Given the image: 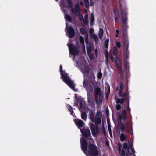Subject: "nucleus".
Segmentation results:
<instances>
[{
    "instance_id": "f257e3e1",
    "label": "nucleus",
    "mask_w": 156,
    "mask_h": 156,
    "mask_svg": "<svg viewBox=\"0 0 156 156\" xmlns=\"http://www.w3.org/2000/svg\"><path fill=\"white\" fill-rule=\"evenodd\" d=\"M60 71L61 77L62 78L64 82L70 88L74 90L75 85L73 81H72L70 78L68 76L67 74L64 72L62 70V65L60 66Z\"/></svg>"
},
{
    "instance_id": "f03ea898",
    "label": "nucleus",
    "mask_w": 156,
    "mask_h": 156,
    "mask_svg": "<svg viewBox=\"0 0 156 156\" xmlns=\"http://www.w3.org/2000/svg\"><path fill=\"white\" fill-rule=\"evenodd\" d=\"M123 83L122 81L120 82L119 90V92L118 95L119 96L122 98L120 99H117L116 100V103L117 104L120 103L123 104L126 100L127 97H128L129 95V93L128 91V89L126 90V91L123 94Z\"/></svg>"
},
{
    "instance_id": "7ed1b4c3",
    "label": "nucleus",
    "mask_w": 156,
    "mask_h": 156,
    "mask_svg": "<svg viewBox=\"0 0 156 156\" xmlns=\"http://www.w3.org/2000/svg\"><path fill=\"white\" fill-rule=\"evenodd\" d=\"M94 97L97 104L99 105L102 103L104 96L100 87H98L94 89Z\"/></svg>"
},
{
    "instance_id": "20e7f679",
    "label": "nucleus",
    "mask_w": 156,
    "mask_h": 156,
    "mask_svg": "<svg viewBox=\"0 0 156 156\" xmlns=\"http://www.w3.org/2000/svg\"><path fill=\"white\" fill-rule=\"evenodd\" d=\"M93 143H89L88 146V153L90 156H99L98 147L93 140Z\"/></svg>"
},
{
    "instance_id": "39448f33",
    "label": "nucleus",
    "mask_w": 156,
    "mask_h": 156,
    "mask_svg": "<svg viewBox=\"0 0 156 156\" xmlns=\"http://www.w3.org/2000/svg\"><path fill=\"white\" fill-rule=\"evenodd\" d=\"M127 14L126 12H124L122 14V22L123 24L126 25L125 27H123L122 29V33L123 38H128L127 34V30L128 26L127 25Z\"/></svg>"
},
{
    "instance_id": "423d86ee",
    "label": "nucleus",
    "mask_w": 156,
    "mask_h": 156,
    "mask_svg": "<svg viewBox=\"0 0 156 156\" xmlns=\"http://www.w3.org/2000/svg\"><path fill=\"white\" fill-rule=\"evenodd\" d=\"M69 51L74 56H77L79 54V50L77 47L73 44L68 46Z\"/></svg>"
},
{
    "instance_id": "0eeeda50",
    "label": "nucleus",
    "mask_w": 156,
    "mask_h": 156,
    "mask_svg": "<svg viewBox=\"0 0 156 156\" xmlns=\"http://www.w3.org/2000/svg\"><path fill=\"white\" fill-rule=\"evenodd\" d=\"M81 147L82 151L84 152H86L88 149L87 143L86 139L82 137L80 140Z\"/></svg>"
},
{
    "instance_id": "6e6552de",
    "label": "nucleus",
    "mask_w": 156,
    "mask_h": 156,
    "mask_svg": "<svg viewBox=\"0 0 156 156\" xmlns=\"http://www.w3.org/2000/svg\"><path fill=\"white\" fill-rule=\"evenodd\" d=\"M83 87L87 91V95H89L93 91V86L90 84H88L87 83H86L84 80L83 81Z\"/></svg>"
},
{
    "instance_id": "1a4fd4ad",
    "label": "nucleus",
    "mask_w": 156,
    "mask_h": 156,
    "mask_svg": "<svg viewBox=\"0 0 156 156\" xmlns=\"http://www.w3.org/2000/svg\"><path fill=\"white\" fill-rule=\"evenodd\" d=\"M89 125L91 131L92 135L95 136L99 133V129H95V125L92 122H89Z\"/></svg>"
},
{
    "instance_id": "9d476101",
    "label": "nucleus",
    "mask_w": 156,
    "mask_h": 156,
    "mask_svg": "<svg viewBox=\"0 0 156 156\" xmlns=\"http://www.w3.org/2000/svg\"><path fill=\"white\" fill-rule=\"evenodd\" d=\"M80 131L83 136L87 139L90 136L91 133L89 128H83V129H80Z\"/></svg>"
},
{
    "instance_id": "9b49d317",
    "label": "nucleus",
    "mask_w": 156,
    "mask_h": 156,
    "mask_svg": "<svg viewBox=\"0 0 156 156\" xmlns=\"http://www.w3.org/2000/svg\"><path fill=\"white\" fill-rule=\"evenodd\" d=\"M74 121L75 124L77 125V127L80 129V128L83 127L84 125V122L81 120L77 119H75L74 120Z\"/></svg>"
},
{
    "instance_id": "f8f14e48",
    "label": "nucleus",
    "mask_w": 156,
    "mask_h": 156,
    "mask_svg": "<svg viewBox=\"0 0 156 156\" xmlns=\"http://www.w3.org/2000/svg\"><path fill=\"white\" fill-rule=\"evenodd\" d=\"M115 22V23H119L120 15L118 10H114Z\"/></svg>"
},
{
    "instance_id": "ddd939ff",
    "label": "nucleus",
    "mask_w": 156,
    "mask_h": 156,
    "mask_svg": "<svg viewBox=\"0 0 156 156\" xmlns=\"http://www.w3.org/2000/svg\"><path fill=\"white\" fill-rule=\"evenodd\" d=\"M68 37L71 38L74 37L75 34V30L72 27H69L67 30Z\"/></svg>"
},
{
    "instance_id": "4468645a",
    "label": "nucleus",
    "mask_w": 156,
    "mask_h": 156,
    "mask_svg": "<svg viewBox=\"0 0 156 156\" xmlns=\"http://www.w3.org/2000/svg\"><path fill=\"white\" fill-rule=\"evenodd\" d=\"M133 151L135 152V151L133 147V144L130 143L129 144L128 149L126 150V152L129 153L130 155H131L133 152Z\"/></svg>"
},
{
    "instance_id": "2eb2a0df",
    "label": "nucleus",
    "mask_w": 156,
    "mask_h": 156,
    "mask_svg": "<svg viewBox=\"0 0 156 156\" xmlns=\"http://www.w3.org/2000/svg\"><path fill=\"white\" fill-rule=\"evenodd\" d=\"M122 144L120 143H119L118 144V150L119 154L122 156H124L125 155V152L124 149H122Z\"/></svg>"
},
{
    "instance_id": "dca6fc26",
    "label": "nucleus",
    "mask_w": 156,
    "mask_h": 156,
    "mask_svg": "<svg viewBox=\"0 0 156 156\" xmlns=\"http://www.w3.org/2000/svg\"><path fill=\"white\" fill-rule=\"evenodd\" d=\"M80 32L81 34L82 35L85 34V37L86 38V39H85L86 42V43H87L88 42V39H87L86 38V37L87 38L88 36V34L87 31V30H86L85 29L83 28H81L80 29Z\"/></svg>"
},
{
    "instance_id": "f3484780",
    "label": "nucleus",
    "mask_w": 156,
    "mask_h": 156,
    "mask_svg": "<svg viewBox=\"0 0 156 156\" xmlns=\"http://www.w3.org/2000/svg\"><path fill=\"white\" fill-rule=\"evenodd\" d=\"M89 119L90 121L92 122H94L95 117L94 116V114L93 110H90V111L89 115Z\"/></svg>"
},
{
    "instance_id": "a211bd4d",
    "label": "nucleus",
    "mask_w": 156,
    "mask_h": 156,
    "mask_svg": "<svg viewBox=\"0 0 156 156\" xmlns=\"http://www.w3.org/2000/svg\"><path fill=\"white\" fill-rule=\"evenodd\" d=\"M116 65L119 71H122V62L119 61L118 62L117 58L116 60Z\"/></svg>"
},
{
    "instance_id": "6ab92c4d",
    "label": "nucleus",
    "mask_w": 156,
    "mask_h": 156,
    "mask_svg": "<svg viewBox=\"0 0 156 156\" xmlns=\"http://www.w3.org/2000/svg\"><path fill=\"white\" fill-rule=\"evenodd\" d=\"M110 93V87L109 85L108 84L106 85L105 89V96L106 98L108 99Z\"/></svg>"
},
{
    "instance_id": "aec40b11",
    "label": "nucleus",
    "mask_w": 156,
    "mask_h": 156,
    "mask_svg": "<svg viewBox=\"0 0 156 156\" xmlns=\"http://www.w3.org/2000/svg\"><path fill=\"white\" fill-rule=\"evenodd\" d=\"M123 43L124 47L125 48L126 50L128 49L129 47V41L128 38H123Z\"/></svg>"
},
{
    "instance_id": "412c9836",
    "label": "nucleus",
    "mask_w": 156,
    "mask_h": 156,
    "mask_svg": "<svg viewBox=\"0 0 156 156\" xmlns=\"http://www.w3.org/2000/svg\"><path fill=\"white\" fill-rule=\"evenodd\" d=\"M87 101L91 105H94V100L93 98L90 96V95H87Z\"/></svg>"
},
{
    "instance_id": "4be33fe9",
    "label": "nucleus",
    "mask_w": 156,
    "mask_h": 156,
    "mask_svg": "<svg viewBox=\"0 0 156 156\" xmlns=\"http://www.w3.org/2000/svg\"><path fill=\"white\" fill-rule=\"evenodd\" d=\"M103 30L102 28H100L99 29L98 32V36L100 39H101L102 38L103 35Z\"/></svg>"
},
{
    "instance_id": "5701e85b",
    "label": "nucleus",
    "mask_w": 156,
    "mask_h": 156,
    "mask_svg": "<svg viewBox=\"0 0 156 156\" xmlns=\"http://www.w3.org/2000/svg\"><path fill=\"white\" fill-rule=\"evenodd\" d=\"M94 122L95 124H101V118L95 117Z\"/></svg>"
},
{
    "instance_id": "b1692460",
    "label": "nucleus",
    "mask_w": 156,
    "mask_h": 156,
    "mask_svg": "<svg viewBox=\"0 0 156 156\" xmlns=\"http://www.w3.org/2000/svg\"><path fill=\"white\" fill-rule=\"evenodd\" d=\"M126 137L125 135L123 133H121L120 135V139L121 142H122L125 141Z\"/></svg>"
},
{
    "instance_id": "393cba45",
    "label": "nucleus",
    "mask_w": 156,
    "mask_h": 156,
    "mask_svg": "<svg viewBox=\"0 0 156 156\" xmlns=\"http://www.w3.org/2000/svg\"><path fill=\"white\" fill-rule=\"evenodd\" d=\"M81 118L84 121H86L87 118V115L86 112H81Z\"/></svg>"
},
{
    "instance_id": "a878e982",
    "label": "nucleus",
    "mask_w": 156,
    "mask_h": 156,
    "mask_svg": "<svg viewBox=\"0 0 156 156\" xmlns=\"http://www.w3.org/2000/svg\"><path fill=\"white\" fill-rule=\"evenodd\" d=\"M65 19L66 20H67L69 22H71L72 21V18L69 14H66L65 15Z\"/></svg>"
},
{
    "instance_id": "bb28decb",
    "label": "nucleus",
    "mask_w": 156,
    "mask_h": 156,
    "mask_svg": "<svg viewBox=\"0 0 156 156\" xmlns=\"http://www.w3.org/2000/svg\"><path fill=\"white\" fill-rule=\"evenodd\" d=\"M92 38L94 39L95 41V44H98L99 42L98 38L97 35L95 34H93L92 37Z\"/></svg>"
},
{
    "instance_id": "cd10ccee",
    "label": "nucleus",
    "mask_w": 156,
    "mask_h": 156,
    "mask_svg": "<svg viewBox=\"0 0 156 156\" xmlns=\"http://www.w3.org/2000/svg\"><path fill=\"white\" fill-rule=\"evenodd\" d=\"M123 118L125 120H126L127 119V116L126 114V111L125 109H123L122 112Z\"/></svg>"
},
{
    "instance_id": "c85d7f7f",
    "label": "nucleus",
    "mask_w": 156,
    "mask_h": 156,
    "mask_svg": "<svg viewBox=\"0 0 156 156\" xmlns=\"http://www.w3.org/2000/svg\"><path fill=\"white\" fill-rule=\"evenodd\" d=\"M77 11H75V14L77 16H79V17L80 19V20H82L83 19V15L80 12H78V14H77Z\"/></svg>"
},
{
    "instance_id": "c756f323",
    "label": "nucleus",
    "mask_w": 156,
    "mask_h": 156,
    "mask_svg": "<svg viewBox=\"0 0 156 156\" xmlns=\"http://www.w3.org/2000/svg\"><path fill=\"white\" fill-rule=\"evenodd\" d=\"M129 63L127 60H125L124 61V67L125 69H129Z\"/></svg>"
},
{
    "instance_id": "7c9ffc66",
    "label": "nucleus",
    "mask_w": 156,
    "mask_h": 156,
    "mask_svg": "<svg viewBox=\"0 0 156 156\" xmlns=\"http://www.w3.org/2000/svg\"><path fill=\"white\" fill-rule=\"evenodd\" d=\"M94 20V18L93 14L91 13L90 16V24L91 26H92L93 25V23Z\"/></svg>"
},
{
    "instance_id": "2f4dec72",
    "label": "nucleus",
    "mask_w": 156,
    "mask_h": 156,
    "mask_svg": "<svg viewBox=\"0 0 156 156\" xmlns=\"http://www.w3.org/2000/svg\"><path fill=\"white\" fill-rule=\"evenodd\" d=\"M113 54L114 55L116 56L117 54V48L116 46L113 47Z\"/></svg>"
},
{
    "instance_id": "473e14b6",
    "label": "nucleus",
    "mask_w": 156,
    "mask_h": 156,
    "mask_svg": "<svg viewBox=\"0 0 156 156\" xmlns=\"http://www.w3.org/2000/svg\"><path fill=\"white\" fill-rule=\"evenodd\" d=\"M116 115L117 116V120H122L123 117L120 113L119 112H117L116 113Z\"/></svg>"
},
{
    "instance_id": "72a5a7b5",
    "label": "nucleus",
    "mask_w": 156,
    "mask_h": 156,
    "mask_svg": "<svg viewBox=\"0 0 156 156\" xmlns=\"http://www.w3.org/2000/svg\"><path fill=\"white\" fill-rule=\"evenodd\" d=\"M109 40L108 39H107L105 41L104 44V45L105 47L107 49H108V43H109Z\"/></svg>"
},
{
    "instance_id": "f704fd0d",
    "label": "nucleus",
    "mask_w": 156,
    "mask_h": 156,
    "mask_svg": "<svg viewBox=\"0 0 156 156\" xmlns=\"http://www.w3.org/2000/svg\"><path fill=\"white\" fill-rule=\"evenodd\" d=\"M129 51L128 50H126V51L124 52V57L126 58V59H128L129 56Z\"/></svg>"
},
{
    "instance_id": "c9c22d12",
    "label": "nucleus",
    "mask_w": 156,
    "mask_h": 156,
    "mask_svg": "<svg viewBox=\"0 0 156 156\" xmlns=\"http://www.w3.org/2000/svg\"><path fill=\"white\" fill-rule=\"evenodd\" d=\"M102 116V113L99 110H98L96 112V115L95 117H100L101 118Z\"/></svg>"
},
{
    "instance_id": "e433bc0d",
    "label": "nucleus",
    "mask_w": 156,
    "mask_h": 156,
    "mask_svg": "<svg viewBox=\"0 0 156 156\" xmlns=\"http://www.w3.org/2000/svg\"><path fill=\"white\" fill-rule=\"evenodd\" d=\"M120 128L122 132H124L125 129V126L124 123H122L120 125Z\"/></svg>"
},
{
    "instance_id": "4c0bfd02",
    "label": "nucleus",
    "mask_w": 156,
    "mask_h": 156,
    "mask_svg": "<svg viewBox=\"0 0 156 156\" xmlns=\"http://www.w3.org/2000/svg\"><path fill=\"white\" fill-rule=\"evenodd\" d=\"M79 40L80 43L84 45V39L82 36H81L80 37Z\"/></svg>"
},
{
    "instance_id": "58836bf2",
    "label": "nucleus",
    "mask_w": 156,
    "mask_h": 156,
    "mask_svg": "<svg viewBox=\"0 0 156 156\" xmlns=\"http://www.w3.org/2000/svg\"><path fill=\"white\" fill-rule=\"evenodd\" d=\"M67 1L69 6L71 8H72L73 7V4L71 0H67Z\"/></svg>"
},
{
    "instance_id": "ea45409f",
    "label": "nucleus",
    "mask_w": 156,
    "mask_h": 156,
    "mask_svg": "<svg viewBox=\"0 0 156 156\" xmlns=\"http://www.w3.org/2000/svg\"><path fill=\"white\" fill-rule=\"evenodd\" d=\"M123 148L126 150V151L128 149V144L126 142H125L123 144Z\"/></svg>"
},
{
    "instance_id": "a19ab883",
    "label": "nucleus",
    "mask_w": 156,
    "mask_h": 156,
    "mask_svg": "<svg viewBox=\"0 0 156 156\" xmlns=\"http://www.w3.org/2000/svg\"><path fill=\"white\" fill-rule=\"evenodd\" d=\"M84 2L86 7L87 8L89 5V3L88 0H84Z\"/></svg>"
},
{
    "instance_id": "79ce46f5",
    "label": "nucleus",
    "mask_w": 156,
    "mask_h": 156,
    "mask_svg": "<svg viewBox=\"0 0 156 156\" xmlns=\"http://www.w3.org/2000/svg\"><path fill=\"white\" fill-rule=\"evenodd\" d=\"M69 106L70 108L68 109V110L70 112L71 114L72 115H73L74 114V112L71 106L70 105Z\"/></svg>"
},
{
    "instance_id": "37998d69",
    "label": "nucleus",
    "mask_w": 156,
    "mask_h": 156,
    "mask_svg": "<svg viewBox=\"0 0 156 156\" xmlns=\"http://www.w3.org/2000/svg\"><path fill=\"white\" fill-rule=\"evenodd\" d=\"M98 78L99 79H101L102 77V73L101 72H99L98 73L97 76Z\"/></svg>"
},
{
    "instance_id": "c03bdc74",
    "label": "nucleus",
    "mask_w": 156,
    "mask_h": 156,
    "mask_svg": "<svg viewBox=\"0 0 156 156\" xmlns=\"http://www.w3.org/2000/svg\"><path fill=\"white\" fill-rule=\"evenodd\" d=\"M129 101H128L127 102V108H126V109L129 111V112H130V108L129 107Z\"/></svg>"
},
{
    "instance_id": "a18cd8bd",
    "label": "nucleus",
    "mask_w": 156,
    "mask_h": 156,
    "mask_svg": "<svg viewBox=\"0 0 156 156\" xmlns=\"http://www.w3.org/2000/svg\"><path fill=\"white\" fill-rule=\"evenodd\" d=\"M75 8H76V11H77V12L78 13V12H79V5L78 4H76L75 5Z\"/></svg>"
},
{
    "instance_id": "49530a36",
    "label": "nucleus",
    "mask_w": 156,
    "mask_h": 156,
    "mask_svg": "<svg viewBox=\"0 0 156 156\" xmlns=\"http://www.w3.org/2000/svg\"><path fill=\"white\" fill-rule=\"evenodd\" d=\"M121 108V106L119 104H117L116 107V108L117 110H119Z\"/></svg>"
},
{
    "instance_id": "de8ad7c7",
    "label": "nucleus",
    "mask_w": 156,
    "mask_h": 156,
    "mask_svg": "<svg viewBox=\"0 0 156 156\" xmlns=\"http://www.w3.org/2000/svg\"><path fill=\"white\" fill-rule=\"evenodd\" d=\"M87 53L88 54H89L91 53V47H88L87 49Z\"/></svg>"
},
{
    "instance_id": "09e8293b",
    "label": "nucleus",
    "mask_w": 156,
    "mask_h": 156,
    "mask_svg": "<svg viewBox=\"0 0 156 156\" xmlns=\"http://www.w3.org/2000/svg\"><path fill=\"white\" fill-rule=\"evenodd\" d=\"M116 45L117 47L119 48H120L121 47L120 42L118 41L116 43Z\"/></svg>"
},
{
    "instance_id": "8fccbe9b",
    "label": "nucleus",
    "mask_w": 156,
    "mask_h": 156,
    "mask_svg": "<svg viewBox=\"0 0 156 156\" xmlns=\"http://www.w3.org/2000/svg\"><path fill=\"white\" fill-rule=\"evenodd\" d=\"M90 58V59H92L94 58V55L90 53L89 54H88Z\"/></svg>"
},
{
    "instance_id": "3c124183",
    "label": "nucleus",
    "mask_w": 156,
    "mask_h": 156,
    "mask_svg": "<svg viewBox=\"0 0 156 156\" xmlns=\"http://www.w3.org/2000/svg\"><path fill=\"white\" fill-rule=\"evenodd\" d=\"M105 57H108V51L106 49V50H105Z\"/></svg>"
},
{
    "instance_id": "603ef678",
    "label": "nucleus",
    "mask_w": 156,
    "mask_h": 156,
    "mask_svg": "<svg viewBox=\"0 0 156 156\" xmlns=\"http://www.w3.org/2000/svg\"><path fill=\"white\" fill-rule=\"evenodd\" d=\"M79 104L80 107L82 108L83 107V105L82 104V101L81 100H80V101L79 102Z\"/></svg>"
},
{
    "instance_id": "864d4df0",
    "label": "nucleus",
    "mask_w": 156,
    "mask_h": 156,
    "mask_svg": "<svg viewBox=\"0 0 156 156\" xmlns=\"http://www.w3.org/2000/svg\"><path fill=\"white\" fill-rule=\"evenodd\" d=\"M83 23L85 25H87L88 23V21L86 19H84L83 20Z\"/></svg>"
},
{
    "instance_id": "5fc2aeb1",
    "label": "nucleus",
    "mask_w": 156,
    "mask_h": 156,
    "mask_svg": "<svg viewBox=\"0 0 156 156\" xmlns=\"http://www.w3.org/2000/svg\"><path fill=\"white\" fill-rule=\"evenodd\" d=\"M95 129H99V124H95Z\"/></svg>"
},
{
    "instance_id": "6e6d98bb",
    "label": "nucleus",
    "mask_w": 156,
    "mask_h": 156,
    "mask_svg": "<svg viewBox=\"0 0 156 156\" xmlns=\"http://www.w3.org/2000/svg\"><path fill=\"white\" fill-rule=\"evenodd\" d=\"M117 120L118 121V124L119 125H121V124L123 123L122 122L121 120Z\"/></svg>"
},
{
    "instance_id": "4d7b16f0",
    "label": "nucleus",
    "mask_w": 156,
    "mask_h": 156,
    "mask_svg": "<svg viewBox=\"0 0 156 156\" xmlns=\"http://www.w3.org/2000/svg\"><path fill=\"white\" fill-rule=\"evenodd\" d=\"M105 113L107 115H109V110L108 108L106 109Z\"/></svg>"
},
{
    "instance_id": "13d9d810",
    "label": "nucleus",
    "mask_w": 156,
    "mask_h": 156,
    "mask_svg": "<svg viewBox=\"0 0 156 156\" xmlns=\"http://www.w3.org/2000/svg\"><path fill=\"white\" fill-rule=\"evenodd\" d=\"M108 130L109 131V132L110 133H111L112 131L111 128L110 126H108Z\"/></svg>"
},
{
    "instance_id": "bf43d9fd",
    "label": "nucleus",
    "mask_w": 156,
    "mask_h": 156,
    "mask_svg": "<svg viewBox=\"0 0 156 156\" xmlns=\"http://www.w3.org/2000/svg\"><path fill=\"white\" fill-rule=\"evenodd\" d=\"M85 71L87 73H89V69L88 67L87 69H85Z\"/></svg>"
},
{
    "instance_id": "052dcab7",
    "label": "nucleus",
    "mask_w": 156,
    "mask_h": 156,
    "mask_svg": "<svg viewBox=\"0 0 156 156\" xmlns=\"http://www.w3.org/2000/svg\"><path fill=\"white\" fill-rule=\"evenodd\" d=\"M94 32V30L93 28H90L89 30V33L91 34Z\"/></svg>"
},
{
    "instance_id": "680f3d73",
    "label": "nucleus",
    "mask_w": 156,
    "mask_h": 156,
    "mask_svg": "<svg viewBox=\"0 0 156 156\" xmlns=\"http://www.w3.org/2000/svg\"><path fill=\"white\" fill-rule=\"evenodd\" d=\"M95 54L96 57H97L98 54V50H97V49H96L95 50Z\"/></svg>"
},
{
    "instance_id": "e2e57ef3",
    "label": "nucleus",
    "mask_w": 156,
    "mask_h": 156,
    "mask_svg": "<svg viewBox=\"0 0 156 156\" xmlns=\"http://www.w3.org/2000/svg\"><path fill=\"white\" fill-rule=\"evenodd\" d=\"M110 59L112 62H113V57L112 55H111L110 56Z\"/></svg>"
},
{
    "instance_id": "0e129e2a",
    "label": "nucleus",
    "mask_w": 156,
    "mask_h": 156,
    "mask_svg": "<svg viewBox=\"0 0 156 156\" xmlns=\"http://www.w3.org/2000/svg\"><path fill=\"white\" fill-rule=\"evenodd\" d=\"M106 62L107 64H108V57H106Z\"/></svg>"
},
{
    "instance_id": "69168bd1",
    "label": "nucleus",
    "mask_w": 156,
    "mask_h": 156,
    "mask_svg": "<svg viewBox=\"0 0 156 156\" xmlns=\"http://www.w3.org/2000/svg\"><path fill=\"white\" fill-rule=\"evenodd\" d=\"M105 144L107 146H109V143L108 141V140L106 141V142H105Z\"/></svg>"
},
{
    "instance_id": "338daca9",
    "label": "nucleus",
    "mask_w": 156,
    "mask_h": 156,
    "mask_svg": "<svg viewBox=\"0 0 156 156\" xmlns=\"http://www.w3.org/2000/svg\"><path fill=\"white\" fill-rule=\"evenodd\" d=\"M130 129L129 128V126L128 128V130H127V132L128 133H129L130 132Z\"/></svg>"
},
{
    "instance_id": "774afa93",
    "label": "nucleus",
    "mask_w": 156,
    "mask_h": 156,
    "mask_svg": "<svg viewBox=\"0 0 156 156\" xmlns=\"http://www.w3.org/2000/svg\"><path fill=\"white\" fill-rule=\"evenodd\" d=\"M116 32L117 33V34H119V31L118 30H116Z\"/></svg>"
}]
</instances>
